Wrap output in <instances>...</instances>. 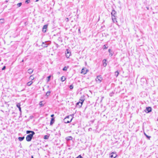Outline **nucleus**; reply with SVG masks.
<instances>
[{
  "instance_id": "nucleus-3",
  "label": "nucleus",
  "mask_w": 158,
  "mask_h": 158,
  "mask_svg": "<svg viewBox=\"0 0 158 158\" xmlns=\"http://www.w3.org/2000/svg\"><path fill=\"white\" fill-rule=\"evenodd\" d=\"M102 78L101 76H97L96 78V81L98 83H100L102 81Z\"/></svg>"
},
{
  "instance_id": "nucleus-20",
  "label": "nucleus",
  "mask_w": 158,
  "mask_h": 158,
  "mask_svg": "<svg viewBox=\"0 0 158 158\" xmlns=\"http://www.w3.org/2000/svg\"><path fill=\"white\" fill-rule=\"evenodd\" d=\"M33 70L32 69H29L28 70V72L30 74H31L32 73V72H33Z\"/></svg>"
},
{
  "instance_id": "nucleus-38",
  "label": "nucleus",
  "mask_w": 158,
  "mask_h": 158,
  "mask_svg": "<svg viewBox=\"0 0 158 158\" xmlns=\"http://www.w3.org/2000/svg\"><path fill=\"white\" fill-rule=\"evenodd\" d=\"M56 47L57 48H58V45L57 44H56Z\"/></svg>"
},
{
  "instance_id": "nucleus-24",
  "label": "nucleus",
  "mask_w": 158,
  "mask_h": 158,
  "mask_svg": "<svg viewBox=\"0 0 158 158\" xmlns=\"http://www.w3.org/2000/svg\"><path fill=\"white\" fill-rule=\"evenodd\" d=\"M51 93V92L50 91H47V92L46 93V95L47 96H49L50 95Z\"/></svg>"
},
{
  "instance_id": "nucleus-12",
  "label": "nucleus",
  "mask_w": 158,
  "mask_h": 158,
  "mask_svg": "<svg viewBox=\"0 0 158 158\" xmlns=\"http://www.w3.org/2000/svg\"><path fill=\"white\" fill-rule=\"evenodd\" d=\"M111 18L112 21L114 23H116L117 22L116 20L115 16H111Z\"/></svg>"
},
{
  "instance_id": "nucleus-8",
  "label": "nucleus",
  "mask_w": 158,
  "mask_h": 158,
  "mask_svg": "<svg viewBox=\"0 0 158 158\" xmlns=\"http://www.w3.org/2000/svg\"><path fill=\"white\" fill-rule=\"evenodd\" d=\"M80 100L81 101L80 102V105L79 106V107H80L82 106L83 103L84 101V99L83 98L81 97L80 99Z\"/></svg>"
},
{
  "instance_id": "nucleus-14",
  "label": "nucleus",
  "mask_w": 158,
  "mask_h": 158,
  "mask_svg": "<svg viewBox=\"0 0 158 158\" xmlns=\"http://www.w3.org/2000/svg\"><path fill=\"white\" fill-rule=\"evenodd\" d=\"M55 119L54 118H52L51 119V121L50 122V125H52L54 123Z\"/></svg>"
},
{
  "instance_id": "nucleus-35",
  "label": "nucleus",
  "mask_w": 158,
  "mask_h": 158,
  "mask_svg": "<svg viewBox=\"0 0 158 158\" xmlns=\"http://www.w3.org/2000/svg\"><path fill=\"white\" fill-rule=\"evenodd\" d=\"M6 69V66H4L3 67L2 69V70H3Z\"/></svg>"
},
{
  "instance_id": "nucleus-5",
  "label": "nucleus",
  "mask_w": 158,
  "mask_h": 158,
  "mask_svg": "<svg viewBox=\"0 0 158 158\" xmlns=\"http://www.w3.org/2000/svg\"><path fill=\"white\" fill-rule=\"evenodd\" d=\"M110 158H115L117 156V155L115 154V152H112L110 154Z\"/></svg>"
},
{
  "instance_id": "nucleus-9",
  "label": "nucleus",
  "mask_w": 158,
  "mask_h": 158,
  "mask_svg": "<svg viewBox=\"0 0 158 158\" xmlns=\"http://www.w3.org/2000/svg\"><path fill=\"white\" fill-rule=\"evenodd\" d=\"M48 25H44V26L43 28H42V31L44 32H45L46 31V29Z\"/></svg>"
},
{
  "instance_id": "nucleus-42",
  "label": "nucleus",
  "mask_w": 158,
  "mask_h": 158,
  "mask_svg": "<svg viewBox=\"0 0 158 158\" xmlns=\"http://www.w3.org/2000/svg\"><path fill=\"white\" fill-rule=\"evenodd\" d=\"M66 19H67V21H68L69 20V19H68V18H67Z\"/></svg>"
},
{
  "instance_id": "nucleus-25",
  "label": "nucleus",
  "mask_w": 158,
  "mask_h": 158,
  "mask_svg": "<svg viewBox=\"0 0 158 158\" xmlns=\"http://www.w3.org/2000/svg\"><path fill=\"white\" fill-rule=\"evenodd\" d=\"M4 20L3 19H0V23H4Z\"/></svg>"
},
{
  "instance_id": "nucleus-4",
  "label": "nucleus",
  "mask_w": 158,
  "mask_h": 158,
  "mask_svg": "<svg viewBox=\"0 0 158 158\" xmlns=\"http://www.w3.org/2000/svg\"><path fill=\"white\" fill-rule=\"evenodd\" d=\"M88 71V70L85 68H83L81 71V73L83 74H86Z\"/></svg>"
},
{
  "instance_id": "nucleus-19",
  "label": "nucleus",
  "mask_w": 158,
  "mask_h": 158,
  "mask_svg": "<svg viewBox=\"0 0 158 158\" xmlns=\"http://www.w3.org/2000/svg\"><path fill=\"white\" fill-rule=\"evenodd\" d=\"M33 83V82L32 81H30L27 83V85L28 86H30Z\"/></svg>"
},
{
  "instance_id": "nucleus-26",
  "label": "nucleus",
  "mask_w": 158,
  "mask_h": 158,
  "mask_svg": "<svg viewBox=\"0 0 158 158\" xmlns=\"http://www.w3.org/2000/svg\"><path fill=\"white\" fill-rule=\"evenodd\" d=\"M42 101H41L40 102L39 105L40 106V107L43 106H44V104H43Z\"/></svg>"
},
{
  "instance_id": "nucleus-46",
  "label": "nucleus",
  "mask_w": 158,
  "mask_h": 158,
  "mask_svg": "<svg viewBox=\"0 0 158 158\" xmlns=\"http://www.w3.org/2000/svg\"><path fill=\"white\" fill-rule=\"evenodd\" d=\"M78 31H80V29H79Z\"/></svg>"
},
{
  "instance_id": "nucleus-13",
  "label": "nucleus",
  "mask_w": 158,
  "mask_h": 158,
  "mask_svg": "<svg viewBox=\"0 0 158 158\" xmlns=\"http://www.w3.org/2000/svg\"><path fill=\"white\" fill-rule=\"evenodd\" d=\"M31 133V134H35V133L34 131H26V133L27 134H30Z\"/></svg>"
},
{
  "instance_id": "nucleus-29",
  "label": "nucleus",
  "mask_w": 158,
  "mask_h": 158,
  "mask_svg": "<svg viewBox=\"0 0 158 158\" xmlns=\"http://www.w3.org/2000/svg\"><path fill=\"white\" fill-rule=\"evenodd\" d=\"M22 4V3L21 2H20L17 4V6L18 7H20Z\"/></svg>"
},
{
  "instance_id": "nucleus-30",
  "label": "nucleus",
  "mask_w": 158,
  "mask_h": 158,
  "mask_svg": "<svg viewBox=\"0 0 158 158\" xmlns=\"http://www.w3.org/2000/svg\"><path fill=\"white\" fill-rule=\"evenodd\" d=\"M51 77V76H49L47 77V81H50V80Z\"/></svg>"
},
{
  "instance_id": "nucleus-23",
  "label": "nucleus",
  "mask_w": 158,
  "mask_h": 158,
  "mask_svg": "<svg viewBox=\"0 0 158 158\" xmlns=\"http://www.w3.org/2000/svg\"><path fill=\"white\" fill-rule=\"evenodd\" d=\"M119 74V73L118 71L115 72V76L117 77Z\"/></svg>"
},
{
  "instance_id": "nucleus-15",
  "label": "nucleus",
  "mask_w": 158,
  "mask_h": 158,
  "mask_svg": "<svg viewBox=\"0 0 158 158\" xmlns=\"http://www.w3.org/2000/svg\"><path fill=\"white\" fill-rule=\"evenodd\" d=\"M108 51L109 52V55L110 56H112L113 54V52L112 51H111V49H109Z\"/></svg>"
},
{
  "instance_id": "nucleus-44",
  "label": "nucleus",
  "mask_w": 158,
  "mask_h": 158,
  "mask_svg": "<svg viewBox=\"0 0 158 158\" xmlns=\"http://www.w3.org/2000/svg\"><path fill=\"white\" fill-rule=\"evenodd\" d=\"M31 158H33V157L32 156H31Z\"/></svg>"
},
{
  "instance_id": "nucleus-31",
  "label": "nucleus",
  "mask_w": 158,
  "mask_h": 158,
  "mask_svg": "<svg viewBox=\"0 0 158 158\" xmlns=\"http://www.w3.org/2000/svg\"><path fill=\"white\" fill-rule=\"evenodd\" d=\"M67 69V67H64L63 69V71H66Z\"/></svg>"
},
{
  "instance_id": "nucleus-41",
  "label": "nucleus",
  "mask_w": 158,
  "mask_h": 158,
  "mask_svg": "<svg viewBox=\"0 0 158 158\" xmlns=\"http://www.w3.org/2000/svg\"><path fill=\"white\" fill-rule=\"evenodd\" d=\"M91 130H92L91 128H89V131H90Z\"/></svg>"
},
{
  "instance_id": "nucleus-2",
  "label": "nucleus",
  "mask_w": 158,
  "mask_h": 158,
  "mask_svg": "<svg viewBox=\"0 0 158 158\" xmlns=\"http://www.w3.org/2000/svg\"><path fill=\"white\" fill-rule=\"evenodd\" d=\"M34 135V134H29L28 135H27L26 137V140L28 142L30 141L31 140Z\"/></svg>"
},
{
  "instance_id": "nucleus-43",
  "label": "nucleus",
  "mask_w": 158,
  "mask_h": 158,
  "mask_svg": "<svg viewBox=\"0 0 158 158\" xmlns=\"http://www.w3.org/2000/svg\"><path fill=\"white\" fill-rule=\"evenodd\" d=\"M23 61H24V60H22V62H23Z\"/></svg>"
},
{
  "instance_id": "nucleus-45",
  "label": "nucleus",
  "mask_w": 158,
  "mask_h": 158,
  "mask_svg": "<svg viewBox=\"0 0 158 158\" xmlns=\"http://www.w3.org/2000/svg\"><path fill=\"white\" fill-rule=\"evenodd\" d=\"M39 0H36V1H35L37 2L38 1H39Z\"/></svg>"
},
{
  "instance_id": "nucleus-10",
  "label": "nucleus",
  "mask_w": 158,
  "mask_h": 158,
  "mask_svg": "<svg viewBox=\"0 0 158 158\" xmlns=\"http://www.w3.org/2000/svg\"><path fill=\"white\" fill-rule=\"evenodd\" d=\"M116 13V11L114 10L113 9L112 10V12L111 13V16H115V15Z\"/></svg>"
},
{
  "instance_id": "nucleus-32",
  "label": "nucleus",
  "mask_w": 158,
  "mask_h": 158,
  "mask_svg": "<svg viewBox=\"0 0 158 158\" xmlns=\"http://www.w3.org/2000/svg\"><path fill=\"white\" fill-rule=\"evenodd\" d=\"M69 88L71 89H73V85H71L69 86Z\"/></svg>"
},
{
  "instance_id": "nucleus-34",
  "label": "nucleus",
  "mask_w": 158,
  "mask_h": 158,
  "mask_svg": "<svg viewBox=\"0 0 158 158\" xmlns=\"http://www.w3.org/2000/svg\"><path fill=\"white\" fill-rule=\"evenodd\" d=\"M76 158H83V157L81 155H80L79 156H78Z\"/></svg>"
},
{
  "instance_id": "nucleus-37",
  "label": "nucleus",
  "mask_w": 158,
  "mask_h": 158,
  "mask_svg": "<svg viewBox=\"0 0 158 158\" xmlns=\"http://www.w3.org/2000/svg\"><path fill=\"white\" fill-rule=\"evenodd\" d=\"M107 47H106V46L105 45H104L103 46V48L104 49H107Z\"/></svg>"
},
{
  "instance_id": "nucleus-6",
  "label": "nucleus",
  "mask_w": 158,
  "mask_h": 158,
  "mask_svg": "<svg viewBox=\"0 0 158 158\" xmlns=\"http://www.w3.org/2000/svg\"><path fill=\"white\" fill-rule=\"evenodd\" d=\"M152 111V108L150 107H147L146 108V110H145V111L147 113H148L150 112H151Z\"/></svg>"
},
{
  "instance_id": "nucleus-18",
  "label": "nucleus",
  "mask_w": 158,
  "mask_h": 158,
  "mask_svg": "<svg viewBox=\"0 0 158 158\" xmlns=\"http://www.w3.org/2000/svg\"><path fill=\"white\" fill-rule=\"evenodd\" d=\"M106 59H104L103 60V66L104 67L106 66L107 65V64L106 63Z\"/></svg>"
},
{
  "instance_id": "nucleus-40",
  "label": "nucleus",
  "mask_w": 158,
  "mask_h": 158,
  "mask_svg": "<svg viewBox=\"0 0 158 158\" xmlns=\"http://www.w3.org/2000/svg\"><path fill=\"white\" fill-rule=\"evenodd\" d=\"M54 116V115L53 114H52L51 116L52 117H53Z\"/></svg>"
},
{
  "instance_id": "nucleus-36",
  "label": "nucleus",
  "mask_w": 158,
  "mask_h": 158,
  "mask_svg": "<svg viewBox=\"0 0 158 158\" xmlns=\"http://www.w3.org/2000/svg\"><path fill=\"white\" fill-rule=\"evenodd\" d=\"M80 102H77L76 103V105H79L80 106Z\"/></svg>"
},
{
  "instance_id": "nucleus-22",
  "label": "nucleus",
  "mask_w": 158,
  "mask_h": 158,
  "mask_svg": "<svg viewBox=\"0 0 158 158\" xmlns=\"http://www.w3.org/2000/svg\"><path fill=\"white\" fill-rule=\"evenodd\" d=\"M66 79V78L65 77L63 76L61 77V80L62 81H64Z\"/></svg>"
},
{
  "instance_id": "nucleus-27",
  "label": "nucleus",
  "mask_w": 158,
  "mask_h": 158,
  "mask_svg": "<svg viewBox=\"0 0 158 158\" xmlns=\"http://www.w3.org/2000/svg\"><path fill=\"white\" fill-rule=\"evenodd\" d=\"M49 138V136L47 135H45L44 136V139H48Z\"/></svg>"
},
{
  "instance_id": "nucleus-7",
  "label": "nucleus",
  "mask_w": 158,
  "mask_h": 158,
  "mask_svg": "<svg viewBox=\"0 0 158 158\" xmlns=\"http://www.w3.org/2000/svg\"><path fill=\"white\" fill-rule=\"evenodd\" d=\"M49 44H47L46 42H43L42 44V46L44 48L47 47Z\"/></svg>"
},
{
  "instance_id": "nucleus-1",
  "label": "nucleus",
  "mask_w": 158,
  "mask_h": 158,
  "mask_svg": "<svg viewBox=\"0 0 158 158\" xmlns=\"http://www.w3.org/2000/svg\"><path fill=\"white\" fill-rule=\"evenodd\" d=\"M71 116H68L64 119V121L65 123H69L72 121V118H70Z\"/></svg>"
},
{
  "instance_id": "nucleus-11",
  "label": "nucleus",
  "mask_w": 158,
  "mask_h": 158,
  "mask_svg": "<svg viewBox=\"0 0 158 158\" xmlns=\"http://www.w3.org/2000/svg\"><path fill=\"white\" fill-rule=\"evenodd\" d=\"M67 52L66 53V56L67 58L69 57L70 55V53L68 51V50H66Z\"/></svg>"
},
{
  "instance_id": "nucleus-16",
  "label": "nucleus",
  "mask_w": 158,
  "mask_h": 158,
  "mask_svg": "<svg viewBox=\"0 0 158 158\" xmlns=\"http://www.w3.org/2000/svg\"><path fill=\"white\" fill-rule=\"evenodd\" d=\"M67 140H71L72 139V137L71 136H68L65 138Z\"/></svg>"
},
{
  "instance_id": "nucleus-21",
  "label": "nucleus",
  "mask_w": 158,
  "mask_h": 158,
  "mask_svg": "<svg viewBox=\"0 0 158 158\" xmlns=\"http://www.w3.org/2000/svg\"><path fill=\"white\" fill-rule=\"evenodd\" d=\"M24 139V136H23L22 137H19L18 138V139L20 141H23Z\"/></svg>"
},
{
  "instance_id": "nucleus-17",
  "label": "nucleus",
  "mask_w": 158,
  "mask_h": 158,
  "mask_svg": "<svg viewBox=\"0 0 158 158\" xmlns=\"http://www.w3.org/2000/svg\"><path fill=\"white\" fill-rule=\"evenodd\" d=\"M16 106L19 108V110L21 112V108L20 107V104L19 103H18L16 105Z\"/></svg>"
},
{
  "instance_id": "nucleus-39",
  "label": "nucleus",
  "mask_w": 158,
  "mask_h": 158,
  "mask_svg": "<svg viewBox=\"0 0 158 158\" xmlns=\"http://www.w3.org/2000/svg\"><path fill=\"white\" fill-rule=\"evenodd\" d=\"M32 77V76H31L30 77V78H31L32 80L33 78H31V77Z\"/></svg>"
},
{
  "instance_id": "nucleus-28",
  "label": "nucleus",
  "mask_w": 158,
  "mask_h": 158,
  "mask_svg": "<svg viewBox=\"0 0 158 158\" xmlns=\"http://www.w3.org/2000/svg\"><path fill=\"white\" fill-rule=\"evenodd\" d=\"M144 134L149 139H150L151 137L150 136H149L148 135L146 134H145V133H144Z\"/></svg>"
},
{
  "instance_id": "nucleus-33",
  "label": "nucleus",
  "mask_w": 158,
  "mask_h": 158,
  "mask_svg": "<svg viewBox=\"0 0 158 158\" xmlns=\"http://www.w3.org/2000/svg\"><path fill=\"white\" fill-rule=\"evenodd\" d=\"M30 0H26L25 1V3H30Z\"/></svg>"
}]
</instances>
